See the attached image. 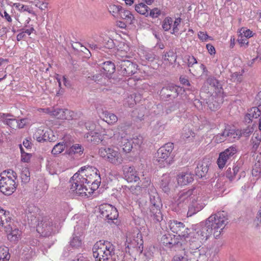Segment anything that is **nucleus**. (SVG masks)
<instances>
[{
	"label": "nucleus",
	"mask_w": 261,
	"mask_h": 261,
	"mask_svg": "<svg viewBox=\"0 0 261 261\" xmlns=\"http://www.w3.org/2000/svg\"><path fill=\"white\" fill-rule=\"evenodd\" d=\"M156 57L154 53L151 51H145L143 53V57L148 62H153Z\"/></svg>",
	"instance_id": "41"
},
{
	"label": "nucleus",
	"mask_w": 261,
	"mask_h": 261,
	"mask_svg": "<svg viewBox=\"0 0 261 261\" xmlns=\"http://www.w3.org/2000/svg\"><path fill=\"white\" fill-rule=\"evenodd\" d=\"M119 17H120L125 20L126 22L128 24H133L135 21V17L131 12L128 10H126L122 8V10L120 11L119 15Z\"/></svg>",
	"instance_id": "26"
},
{
	"label": "nucleus",
	"mask_w": 261,
	"mask_h": 261,
	"mask_svg": "<svg viewBox=\"0 0 261 261\" xmlns=\"http://www.w3.org/2000/svg\"><path fill=\"white\" fill-rule=\"evenodd\" d=\"M8 251H9V250L7 247H0V259L10 258V255H9Z\"/></svg>",
	"instance_id": "49"
},
{
	"label": "nucleus",
	"mask_w": 261,
	"mask_h": 261,
	"mask_svg": "<svg viewBox=\"0 0 261 261\" xmlns=\"http://www.w3.org/2000/svg\"><path fill=\"white\" fill-rule=\"evenodd\" d=\"M99 211L101 217L108 220V222H114L118 217V213L116 207L113 205L105 203L100 205Z\"/></svg>",
	"instance_id": "11"
},
{
	"label": "nucleus",
	"mask_w": 261,
	"mask_h": 261,
	"mask_svg": "<svg viewBox=\"0 0 261 261\" xmlns=\"http://www.w3.org/2000/svg\"><path fill=\"white\" fill-rule=\"evenodd\" d=\"M186 253L187 261H202L206 259L205 253L198 248L186 250Z\"/></svg>",
	"instance_id": "17"
},
{
	"label": "nucleus",
	"mask_w": 261,
	"mask_h": 261,
	"mask_svg": "<svg viewBox=\"0 0 261 261\" xmlns=\"http://www.w3.org/2000/svg\"><path fill=\"white\" fill-rule=\"evenodd\" d=\"M29 223L33 226L36 224V230L38 233L45 237L49 236L54 231L52 220L47 217L37 219L31 213L28 215Z\"/></svg>",
	"instance_id": "7"
},
{
	"label": "nucleus",
	"mask_w": 261,
	"mask_h": 261,
	"mask_svg": "<svg viewBox=\"0 0 261 261\" xmlns=\"http://www.w3.org/2000/svg\"><path fill=\"white\" fill-rule=\"evenodd\" d=\"M15 180L9 177L2 176L0 179V191L6 195H11L17 186Z\"/></svg>",
	"instance_id": "12"
},
{
	"label": "nucleus",
	"mask_w": 261,
	"mask_h": 261,
	"mask_svg": "<svg viewBox=\"0 0 261 261\" xmlns=\"http://www.w3.org/2000/svg\"><path fill=\"white\" fill-rule=\"evenodd\" d=\"M161 14V11L158 8H154L148 12L147 17L150 16L152 18H156Z\"/></svg>",
	"instance_id": "42"
},
{
	"label": "nucleus",
	"mask_w": 261,
	"mask_h": 261,
	"mask_svg": "<svg viewBox=\"0 0 261 261\" xmlns=\"http://www.w3.org/2000/svg\"><path fill=\"white\" fill-rule=\"evenodd\" d=\"M66 146V144L64 142L58 143L54 146L51 153L53 154H59L64 150Z\"/></svg>",
	"instance_id": "36"
},
{
	"label": "nucleus",
	"mask_w": 261,
	"mask_h": 261,
	"mask_svg": "<svg viewBox=\"0 0 261 261\" xmlns=\"http://www.w3.org/2000/svg\"><path fill=\"white\" fill-rule=\"evenodd\" d=\"M150 198V213L154 222H161L163 220V215L161 208L162 203L161 199L153 186L148 190Z\"/></svg>",
	"instance_id": "6"
},
{
	"label": "nucleus",
	"mask_w": 261,
	"mask_h": 261,
	"mask_svg": "<svg viewBox=\"0 0 261 261\" xmlns=\"http://www.w3.org/2000/svg\"><path fill=\"white\" fill-rule=\"evenodd\" d=\"M173 22V19L171 17H166L165 18V19L163 21L162 23V28L165 31H169L172 26Z\"/></svg>",
	"instance_id": "38"
},
{
	"label": "nucleus",
	"mask_w": 261,
	"mask_h": 261,
	"mask_svg": "<svg viewBox=\"0 0 261 261\" xmlns=\"http://www.w3.org/2000/svg\"><path fill=\"white\" fill-rule=\"evenodd\" d=\"M228 223L226 214L224 211L212 215L205 222H201L195 229L198 240H206L212 234L218 238Z\"/></svg>",
	"instance_id": "2"
},
{
	"label": "nucleus",
	"mask_w": 261,
	"mask_h": 261,
	"mask_svg": "<svg viewBox=\"0 0 261 261\" xmlns=\"http://www.w3.org/2000/svg\"><path fill=\"white\" fill-rule=\"evenodd\" d=\"M129 191L133 194L136 195H138L141 193L142 187L138 185L131 186L128 188Z\"/></svg>",
	"instance_id": "47"
},
{
	"label": "nucleus",
	"mask_w": 261,
	"mask_h": 261,
	"mask_svg": "<svg viewBox=\"0 0 261 261\" xmlns=\"http://www.w3.org/2000/svg\"><path fill=\"white\" fill-rule=\"evenodd\" d=\"M70 189L80 196H87L97 190L100 183L99 171L92 166L81 167L70 178Z\"/></svg>",
	"instance_id": "1"
},
{
	"label": "nucleus",
	"mask_w": 261,
	"mask_h": 261,
	"mask_svg": "<svg viewBox=\"0 0 261 261\" xmlns=\"http://www.w3.org/2000/svg\"><path fill=\"white\" fill-rule=\"evenodd\" d=\"M123 152L129 153L133 148V141L131 139H128L125 137H122L120 145Z\"/></svg>",
	"instance_id": "25"
},
{
	"label": "nucleus",
	"mask_w": 261,
	"mask_h": 261,
	"mask_svg": "<svg viewBox=\"0 0 261 261\" xmlns=\"http://www.w3.org/2000/svg\"><path fill=\"white\" fill-rule=\"evenodd\" d=\"M233 130L225 129L222 133L220 134L222 136V137L224 138V140L225 141L226 140L227 137H231L234 135V133H233Z\"/></svg>",
	"instance_id": "55"
},
{
	"label": "nucleus",
	"mask_w": 261,
	"mask_h": 261,
	"mask_svg": "<svg viewBox=\"0 0 261 261\" xmlns=\"http://www.w3.org/2000/svg\"><path fill=\"white\" fill-rule=\"evenodd\" d=\"M252 143V151L255 152L259 147L260 141H255V140H251Z\"/></svg>",
	"instance_id": "62"
},
{
	"label": "nucleus",
	"mask_w": 261,
	"mask_h": 261,
	"mask_svg": "<svg viewBox=\"0 0 261 261\" xmlns=\"http://www.w3.org/2000/svg\"><path fill=\"white\" fill-rule=\"evenodd\" d=\"M66 113H69V110L59 109H57L54 111V115L56 116L58 118L61 119H68L69 117H65Z\"/></svg>",
	"instance_id": "37"
},
{
	"label": "nucleus",
	"mask_w": 261,
	"mask_h": 261,
	"mask_svg": "<svg viewBox=\"0 0 261 261\" xmlns=\"http://www.w3.org/2000/svg\"><path fill=\"white\" fill-rule=\"evenodd\" d=\"M173 181L169 175L165 174L162 177L161 188L165 193H168L173 186Z\"/></svg>",
	"instance_id": "21"
},
{
	"label": "nucleus",
	"mask_w": 261,
	"mask_h": 261,
	"mask_svg": "<svg viewBox=\"0 0 261 261\" xmlns=\"http://www.w3.org/2000/svg\"><path fill=\"white\" fill-rule=\"evenodd\" d=\"M179 87L174 85H169L163 87L160 92L161 98L165 100H169L177 97Z\"/></svg>",
	"instance_id": "16"
},
{
	"label": "nucleus",
	"mask_w": 261,
	"mask_h": 261,
	"mask_svg": "<svg viewBox=\"0 0 261 261\" xmlns=\"http://www.w3.org/2000/svg\"><path fill=\"white\" fill-rule=\"evenodd\" d=\"M169 226L170 230L173 233L178 234L177 236L180 238L186 239L188 237L190 229L182 222L175 220H170Z\"/></svg>",
	"instance_id": "13"
},
{
	"label": "nucleus",
	"mask_w": 261,
	"mask_h": 261,
	"mask_svg": "<svg viewBox=\"0 0 261 261\" xmlns=\"http://www.w3.org/2000/svg\"><path fill=\"white\" fill-rule=\"evenodd\" d=\"M103 45L107 48H113L114 47V41L111 38H108L104 40Z\"/></svg>",
	"instance_id": "51"
},
{
	"label": "nucleus",
	"mask_w": 261,
	"mask_h": 261,
	"mask_svg": "<svg viewBox=\"0 0 261 261\" xmlns=\"http://www.w3.org/2000/svg\"><path fill=\"white\" fill-rule=\"evenodd\" d=\"M145 109L144 108H142L139 110H136L134 112V114L136 115L138 113V115L136 116L137 118L140 120H142L143 119V117L144 116V111Z\"/></svg>",
	"instance_id": "54"
},
{
	"label": "nucleus",
	"mask_w": 261,
	"mask_h": 261,
	"mask_svg": "<svg viewBox=\"0 0 261 261\" xmlns=\"http://www.w3.org/2000/svg\"><path fill=\"white\" fill-rule=\"evenodd\" d=\"M123 170L125 178L128 182H137L139 180L140 178L133 167L125 165L123 166Z\"/></svg>",
	"instance_id": "18"
},
{
	"label": "nucleus",
	"mask_w": 261,
	"mask_h": 261,
	"mask_svg": "<svg viewBox=\"0 0 261 261\" xmlns=\"http://www.w3.org/2000/svg\"><path fill=\"white\" fill-rule=\"evenodd\" d=\"M70 245L73 248H78L82 245V240L79 237L73 236L70 242Z\"/></svg>",
	"instance_id": "40"
},
{
	"label": "nucleus",
	"mask_w": 261,
	"mask_h": 261,
	"mask_svg": "<svg viewBox=\"0 0 261 261\" xmlns=\"http://www.w3.org/2000/svg\"><path fill=\"white\" fill-rule=\"evenodd\" d=\"M256 227H258L261 225V205L256 214V218L254 221Z\"/></svg>",
	"instance_id": "52"
},
{
	"label": "nucleus",
	"mask_w": 261,
	"mask_h": 261,
	"mask_svg": "<svg viewBox=\"0 0 261 261\" xmlns=\"http://www.w3.org/2000/svg\"><path fill=\"white\" fill-rule=\"evenodd\" d=\"M52 135V131L51 130H46L45 132L43 131V141H49V142H54V139L52 138H50V135Z\"/></svg>",
	"instance_id": "50"
},
{
	"label": "nucleus",
	"mask_w": 261,
	"mask_h": 261,
	"mask_svg": "<svg viewBox=\"0 0 261 261\" xmlns=\"http://www.w3.org/2000/svg\"><path fill=\"white\" fill-rule=\"evenodd\" d=\"M21 178L22 182L25 184L29 182L30 180V173L28 169L25 168L22 171Z\"/></svg>",
	"instance_id": "39"
},
{
	"label": "nucleus",
	"mask_w": 261,
	"mask_h": 261,
	"mask_svg": "<svg viewBox=\"0 0 261 261\" xmlns=\"http://www.w3.org/2000/svg\"><path fill=\"white\" fill-rule=\"evenodd\" d=\"M103 114L105 116L103 119L109 124H113L116 122L118 120L117 117L115 114L108 111L103 112Z\"/></svg>",
	"instance_id": "31"
},
{
	"label": "nucleus",
	"mask_w": 261,
	"mask_h": 261,
	"mask_svg": "<svg viewBox=\"0 0 261 261\" xmlns=\"http://www.w3.org/2000/svg\"><path fill=\"white\" fill-rule=\"evenodd\" d=\"M179 81L181 84L184 85L189 86H190V83L188 80V79L186 77H180Z\"/></svg>",
	"instance_id": "64"
},
{
	"label": "nucleus",
	"mask_w": 261,
	"mask_h": 261,
	"mask_svg": "<svg viewBox=\"0 0 261 261\" xmlns=\"http://www.w3.org/2000/svg\"><path fill=\"white\" fill-rule=\"evenodd\" d=\"M180 22L181 18L180 17L175 19V21H174L172 32H171V34H174L175 33H176L179 30L177 27L180 24Z\"/></svg>",
	"instance_id": "57"
},
{
	"label": "nucleus",
	"mask_w": 261,
	"mask_h": 261,
	"mask_svg": "<svg viewBox=\"0 0 261 261\" xmlns=\"http://www.w3.org/2000/svg\"><path fill=\"white\" fill-rule=\"evenodd\" d=\"M14 6L20 12H28L33 16H36V14L34 11L33 10L32 8L29 6L24 5L20 3H15L14 4Z\"/></svg>",
	"instance_id": "30"
},
{
	"label": "nucleus",
	"mask_w": 261,
	"mask_h": 261,
	"mask_svg": "<svg viewBox=\"0 0 261 261\" xmlns=\"http://www.w3.org/2000/svg\"><path fill=\"white\" fill-rule=\"evenodd\" d=\"M115 68L114 64L111 61H108L102 63V67L100 70H102L104 74H111L114 73Z\"/></svg>",
	"instance_id": "27"
},
{
	"label": "nucleus",
	"mask_w": 261,
	"mask_h": 261,
	"mask_svg": "<svg viewBox=\"0 0 261 261\" xmlns=\"http://www.w3.org/2000/svg\"><path fill=\"white\" fill-rule=\"evenodd\" d=\"M108 10L113 16L115 17H119L120 11L122 10V7L119 5H111L109 6Z\"/></svg>",
	"instance_id": "34"
},
{
	"label": "nucleus",
	"mask_w": 261,
	"mask_h": 261,
	"mask_svg": "<svg viewBox=\"0 0 261 261\" xmlns=\"http://www.w3.org/2000/svg\"><path fill=\"white\" fill-rule=\"evenodd\" d=\"M193 180V175L188 172H182L177 176V181L179 185L185 186Z\"/></svg>",
	"instance_id": "22"
},
{
	"label": "nucleus",
	"mask_w": 261,
	"mask_h": 261,
	"mask_svg": "<svg viewBox=\"0 0 261 261\" xmlns=\"http://www.w3.org/2000/svg\"><path fill=\"white\" fill-rule=\"evenodd\" d=\"M104 75L105 74L102 72V70H100V71L96 72L95 74H89L88 79L89 80H92L95 82L98 83L102 81Z\"/></svg>",
	"instance_id": "33"
},
{
	"label": "nucleus",
	"mask_w": 261,
	"mask_h": 261,
	"mask_svg": "<svg viewBox=\"0 0 261 261\" xmlns=\"http://www.w3.org/2000/svg\"><path fill=\"white\" fill-rule=\"evenodd\" d=\"M85 125L86 129L90 130V132H93L95 127V123L92 121L87 122L85 123Z\"/></svg>",
	"instance_id": "59"
},
{
	"label": "nucleus",
	"mask_w": 261,
	"mask_h": 261,
	"mask_svg": "<svg viewBox=\"0 0 261 261\" xmlns=\"http://www.w3.org/2000/svg\"><path fill=\"white\" fill-rule=\"evenodd\" d=\"M186 249H182L173 256L171 261H187Z\"/></svg>",
	"instance_id": "35"
},
{
	"label": "nucleus",
	"mask_w": 261,
	"mask_h": 261,
	"mask_svg": "<svg viewBox=\"0 0 261 261\" xmlns=\"http://www.w3.org/2000/svg\"><path fill=\"white\" fill-rule=\"evenodd\" d=\"M248 113L250 114V116L252 118L256 119L260 116L261 112L258 108L253 107L250 109Z\"/></svg>",
	"instance_id": "44"
},
{
	"label": "nucleus",
	"mask_w": 261,
	"mask_h": 261,
	"mask_svg": "<svg viewBox=\"0 0 261 261\" xmlns=\"http://www.w3.org/2000/svg\"><path fill=\"white\" fill-rule=\"evenodd\" d=\"M131 140L133 141V144H134L135 146L136 145H140L142 143V137L133 138Z\"/></svg>",
	"instance_id": "63"
},
{
	"label": "nucleus",
	"mask_w": 261,
	"mask_h": 261,
	"mask_svg": "<svg viewBox=\"0 0 261 261\" xmlns=\"http://www.w3.org/2000/svg\"><path fill=\"white\" fill-rule=\"evenodd\" d=\"M92 250L96 261H107L115 254V246L108 241L96 242Z\"/></svg>",
	"instance_id": "5"
},
{
	"label": "nucleus",
	"mask_w": 261,
	"mask_h": 261,
	"mask_svg": "<svg viewBox=\"0 0 261 261\" xmlns=\"http://www.w3.org/2000/svg\"><path fill=\"white\" fill-rule=\"evenodd\" d=\"M98 153L101 157L115 165H120L123 162V159L118 148L101 147Z\"/></svg>",
	"instance_id": "9"
},
{
	"label": "nucleus",
	"mask_w": 261,
	"mask_h": 261,
	"mask_svg": "<svg viewBox=\"0 0 261 261\" xmlns=\"http://www.w3.org/2000/svg\"><path fill=\"white\" fill-rule=\"evenodd\" d=\"M151 186H153V185H151L150 179L149 178H145L142 184V188H146L148 187L149 189Z\"/></svg>",
	"instance_id": "61"
},
{
	"label": "nucleus",
	"mask_w": 261,
	"mask_h": 261,
	"mask_svg": "<svg viewBox=\"0 0 261 261\" xmlns=\"http://www.w3.org/2000/svg\"><path fill=\"white\" fill-rule=\"evenodd\" d=\"M187 60H188V66L189 67H192L194 64L197 63V60L196 58L194 56H187Z\"/></svg>",
	"instance_id": "56"
},
{
	"label": "nucleus",
	"mask_w": 261,
	"mask_h": 261,
	"mask_svg": "<svg viewBox=\"0 0 261 261\" xmlns=\"http://www.w3.org/2000/svg\"><path fill=\"white\" fill-rule=\"evenodd\" d=\"M0 118L4 124L8 125L11 128L13 129L17 128L18 120L10 114H0Z\"/></svg>",
	"instance_id": "19"
},
{
	"label": "nucleus",
	"mask_w": 261,
	"mask_h": 261,
	"mask_svg": "<svg viewBox=\"0 0 261 261\" xmlns=\"http://www.w3.org/2000/svg\"><path fill=\"white\" fill-rule=\"evenodd\" d=\"M207 103L209 109L212 111H216L220 107V104L216 100H214L213 98L212 100H209Z\"/></svg>",
	"instance_id": "46"
},
{
	"label": "nucleus",
	"mask_w": 261,
	"mask_h": 261,
	"mask_svg": "<svg viewBox=\"0 0 261 261\" xmlns=\"http://www.w3.org/2000/svg\"><path fill=\"white\" fill-rule=\"evenodd\" d=\"M4 176L5 177H9L11 179L16 180L17 179V174L12 170H8V171H5L1 174V176Z\"/></svg>",
	"instance_id": "45"
},
{
	"label": "nucleus",
	"mask_w": 261,
	"mask_h": 261,
	"mask_svg": "<svg viewBox=\"0 0 261 261\" xmlns=\"http://www.w3.org/2000/svg\"><path fill=\"white\" fill-rule=\"evenodd\" d=\"M128 56L122 58L117 63V68L120 74L129 76L134 74L137 70L138 65L130 60L126 59Z\"/></svg>",
	"instance_id": "10"
},
{
	"label": "nucleus",
	"mask_w": 261,
	"mask_h": 261,
	"mask_svg": "<svg viewBox=\"0 0 261 261\" xmlns=\"http://www.w3.org/2000/svg\"><path fill=\"white\" fill-rule=\"evenodd\" d=\"M241 167V163H236L233 165L232 168L228 167L226 171V176L230 180H232L236 177Z\"/></svg>",
	"instance_id": "23"
},
{
	"label": "nucleus",
	"mask_w": 261,
	"mask_h": 261,
	"mask_svg": "<svg viewBox=\"0 0 261 261\" xmlns=\"http://www.w3.org/2000/svg\"><path fill=\"white\" fill-rule=\"evenodd\" d=\"M237 151L236 147L232 146L221 152L217 161L219 168H223L227 162L237 153Z\"/></svg>",
	"instance_id": "15"
},
{
	"label": "nucleus",
	"mask_w": 261,
	"mask_h": 261,
	"mask_svg": "<svg viewBox=\"0 0 261 261\" xmlns=\"http://www.w3.org/2000/svg\"><path fill=\"white\" fill-rule=\"evenodd\" d=\"M125 252L134 256L141 254L143 250V241L140 231L136 229L133 233L126 234Z\"/></svg>",
	"instance_id": "4"
},
{
	"label": "nucleus",
	"mask_w": 261,
	"mask_h": 261,
	"mask_svg": "<svg viewBox=\"0 0 261 261\" xmlns=\"http://www.w3.org/2000/svg\"><path fill=\"white\" fill-rule=\"evenodd\" d=\"M199 192L198 188H193L188 190L184 189L177 195L176 202L179 207L184 208V205L190 201L188 206V217H191L199 212L205 205L197 196Z\"/></svg>",
	"instance_id": "3"
},
{
	"label": "nucleus",
	"mask_w": 261,
	"mask_h": 261,
	"mask_svg": "<svg viewBox=\"0 0 261 261\" xmlns=\"http://www.w3.org/2000/svg\"><path fill=\"white\" fill-rule=\"evenodd\" d=\"M135 10L139 14L147 17L150 8L144 3H140L135 6Z\"/></svg>",
	"instance_id": "28"
},
{
	"label": "nucleus",
	"mask_w": 261,
	"mask_h": 261,
	"mask_svg": "<svg viewBox=\"0 0 261 261\" xmlns=\"http://www.w3.org/2000/svg\"><path fill=\"white\" fill-rule=\"evenodd\" d=\"M254 128L252 126H248L245 128L241 129L239 136H243L246 137H249L253 133Z\"/></svg>",
	"instance_id": "43"
},
{
	"label": "nucleus",
	"mask_w": 261,
	"mask_h": 261,
	"mask_svg": "<svg viewBox=\"0 0 261 261\" xmlns=\"http://www.w3.org/2000/svg\"><path fill=\"white\" fill-rule=\"evenodd\" d=\"M48 3L44 2V0L38 1L35 2V6L41 10H44L47 8Z\"/></svg>",
	"instance_id": "53"
},
{
	"label": "nucleus",
	"mask_w": 261,
	"mask_h": 261,
	"mask_svg": "<svg viewBox=\"0 0 261 261\" xmlns=\"http://www.w3.org/2000/svg\"><path fill=\"white\" fill-rule=\"evenodd\" d=\"M208 170V163L202 161L199 162L195 169V174L199 178L206 177Z\"/></svg>",
	"instance_id": "20"
},
{
	"label": "nucleus",
	"mask_w": 261,
	"mask_h": 261,
	"mask_svg": "<svg viewBox=\"0 0 261 261\" xmlns=\"http://www.w3.org/2000/svg\"><path fill=\"white\" fill-rule=\"evenodd\" d=\"M163 59L164 61H167L172 64L176 61V55L172 50H170L163 56Z\"/></svg>",
	"instance_id": "32"
},
{
	"label": "nucleus",
	"mask_w": 261,
	"mask_h": 261,
	"mask_svg": "<svg viewBox=\"0 0 261 261\" xmlns=\"http://www.w3.org/2000/svg\"><path fill=\"white\" fill-rule=\"evenodd\" d=\"M43 130L41 129H38L36 130L33 135V138L36 139L38 142H41L43 141Z\"/></svg>",
	"instance_id": "48"
},
{
	"label": "nucleus",
	"mask_w": 261,
	"mask_h": 261,
	"mask_svg": "<svg viewBox=\"0 0 261 261\" xmlns=\"http://www.w3.org/2000/svg\"><path fill=\"white\" fill-rule=\"evenodd\" d=\"M86 137L88 141L93 142L94 143H98L101 141L100 135L96 132H90L86 134Z\"/></svg>",
	"instance_id": "29"
},
{
	"label": "nucleus",
	"mask_w": 261,
	"mask_h": 261,
	"mask_svg": "<svg viewBox=\"0 0 261 261\" xmlns=\"http://www.w3.org/2000/svg\"><path fill=\"white\" fill-rule=\"evenodd\" d=\"M173 144L168 143L160 147L156 153V159L154 160V163H158L161 167L169 165L172 163Z\"/></svg>",
	"instance_id": "8"
},
{
	"label": "nucleus",
	"mask_w": 261,
	"mask_h": 261,
	"mask_svg": "<svg viewBox=\"0 0 261 261\" xmlns=\"http://www.w3.org/2000/svg\"><path fill=\"white\" fill-rule=\"evenodd\" d=\"M32 155L31 153H23L22 152V155L21 156V161L24 163H28L31 158L32 157Z\"/></svg>",
	"instance_id": "58"
},
{
	"label": "nucleus",
	"mask_w": 261,
	"mask_h": 261,
	"mask_svg": "<svg viewBox=\"0 0 261 261\" xmlns=\"http://www.w3.org/2000/svg\"><path fill=\"white\" fill-rule=\"evenodd\" d=\"M195 137V133L188 126H185L182 130L181 138L185 141H191Z\"/></svg>",
	"instance_id": "24"
},
{
	"label": "nucleus",
	"mask_w": 261,
	"mask_h": 261,
	"mask_svg": "<svg viewBox=\"0 0 261 261\" xmlns=\"http://www.w3.org/2000/svg\"><path fill=\"white\" fill-rule=\"evenodd\" d=\"M75 147V149H74V154H79L80 155L83 152V149L82 147V146L79 144H75L73 145Z\"/></svg>",
	"instance_id": "60"
},
{
	"label": "nucleus",
	"mask_w": 261,
	"mask_h": 261,
	"mask_svg": "<svg viewBox=\"0 0 261 261\" xmlns=\"http://www.w3.org/2000/svg\"><path fill=\"white\" fill-rule=\"evenodd\" d=\"M161 242L166 247L176 248H182L184 241L179 236L166 233L162 237Z\"/></svg>",
	"instance_id": "14"
}]
</instances>
